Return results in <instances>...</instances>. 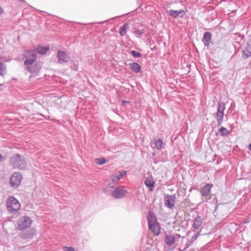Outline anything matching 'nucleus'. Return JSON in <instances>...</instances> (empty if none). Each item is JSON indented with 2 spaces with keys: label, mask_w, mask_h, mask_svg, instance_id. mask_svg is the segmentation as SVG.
Returning <instances> with one entry per match:
<instances>
[{
  "label": "nucleus",
  "mask_w": 251,
  "mask_h": 251,
  "mask_svg": "<svg viewBox=\"0 0 251 251\" xmlns=\"http://www.w3.org/2000/svg\"><path fill=\"white\" fill-rule=\"evenodd\" d=\"M50 50L49 47L39 46L37 49V52L41 54H45ZM24 56L26 58L24 62L25 70L29 73H32L35 72L34 67L36 59V51L34 50H27L24 53Z\"/></svg>",
  "instance_id": "1"
},
{
  "label": "nucleus",
  "mask_w": 251,
  "mask_h": 251,
  "mask_svg": "<svg viewBox=\"0 0 251 251\" xmlns=\"http://www.w3.org/2000/svg\"><path fill=\"white\" fill-rule=\"evenodd\" d=\"M10 163L14 168L19 169H25L26 165L25 158L19 154L13 155L10 159Z\"/></svg>",
  "instance_id": "2"
},
{
  "label": "nucleus",
  "mask_w": 251,
  "mask_h": 251,
  "mask_svg": "<svg viewBox=\"0 0 251 251\" xmlns=\"http://www.w3.org/2000/svg\"><path fill=\"white\" fill-rule=\"evenodd\" d=\"M6 205L8 210L12 212L18 211L21 207L19 201L13 196L9 198Z\"/></svg>",
  "instance_id": "3"
},
{
  "label": "nucleus",
  "mask_w": 251,
  "mask_h": 251,
  "mask_svg": "<svg viewBox=\"0 0 251 251\" xmlns=\"http://www.w3.org/2000/svg\"><path fill=\"white\" fill-rule=\"evenodd\" d=\"M127 193V191L125 186H120L116 187L111 193V195L116 199H120L124 198Z\"/></svg>",
  "instance_id": "4"
},
{
  "label": "nucleus",
  "mask_w": 251,
  "mask_h": 251,
  "mask_svg": "<svg viewBox=\"0 0 251 251\" xmlns=\"http://www.w3.org/2000/svg\"><path fill=\"white\" fill-rule=\"evenodd\" d=\"M225 108V104L224 103H218V110L216 113V120L218 126H220L223 123L224 116V112Z\"/></svg>",
  "instance_id": "5"
},
{
  "label": "nucleus",
  "mask_w": 251,
  "mask_h": 251,
  "mask_svg": "<svg viewBox=\"0 0 251 251\" xmlns=\"http://www.w3.org/2000/svg\"><path fill=\"white\" fill-rule=\"evenodd\" d=\"M22 180V176L20 173H14L11 176L10 184L14 188H17L20 185Z\"/></svg>",
  "instance_id": "6"
},
{
  "label": "nucleus",
  "mask_w": 251,
  "mask_h": 251,
  "mask_svg": "<svg viewBox=\"0 0 251 251\" xmlns=\"http://www.w3.org/2000/svg\"><path fill=\"white\" fill-rule=\"evenodd\" d=\"M32 221L29 217H23L18 221V227L20 230L24 229L30 226Z\"/></svg>",
  "instance_id": "7"
},
{
  "label": "nucleus",
  "mask_w": 251,
  "mask_h": 251,
  "mask_svg": "<svg viewBox=\"0 0 251 251\" xmlns=\"http://www.w3.org/2000/svg\"><path fill=\"white\" fill-rule=\"evenodd\" d=\"M176 199V197L174 195H166L164 196L165 206L172 209L174 207Z\"/></svg>",
  "instance_id": "8"
},
{
  "label": "nucleus",
  "mask_w": 251,
  "mask_h": 251,
  "mask_svg": "<svg viewBox=\"0 0 251 251\" xmlns=\"http://www.w3.org/2000/svg\"><path fill=\"white\" fill-rule=\"evenodd\" d=\"M58 62L60 64L68 62L70 60L69 56L64 51L58 50L57 54Z\"/></svg>",
  "instance_id": "9"
},
{
  "label": "nucleus",
  "mask_w": 251,
  "mask_h": 251,
  "mask_svg": "<svg viewBox=\"0 0 251 251\" xmlns=\"http://www.w3.org/2000/svg\"><path fill=\"white\" fill-rule=\"evenodd\" d=\"M167 13L170 16L175 18L177 17L183 18L185 14V12L183 9L178 10H170L169 11H167Z\"/></svg>",
  "instance_id": "10"
},
{
  "label": "nucleus",
  "mask_w": 251,
  "mask_h": 251,
  "mask_svg": "<svg viewBox=\"0 0 251 251\" xmlns=\"http://www.w3.org/2000/svg\"><path fill=\"white\" fill-rule=\"evenodd\" d=\"M179 237V235L178 234L166 235L165 237V242L169 246H172L176 241V238Z\"/></svg>",
  "instance_id": "11"
},
{
  "label": "nucleus",
  "mask_w": 251,
  "mask_h": 251,
  "mask_svg": "<svg viewBox=\"0 0 251 251\" xmlns=\"http://www.w3.org/2000/svg\"><path fill=\"white\" fill-rule=\"evenodd\" d=\"M212 185L209 183L205 184L201 190V193L202 197L207 196L210 192V189Z\"/></svg>",
  "instance_id": "12"
},
{
  "label": "nucleus",
  "mask_w": 251,
  "mask_h": 251,
  "mask_svg": "<svg viewBox=\"0 0 251 251\" xmlns=\"http://www.w3.org/2000/svg\"><path fill=\"white\" fill-rule=\"evenodd\" d=\"M126 171H122L115 173L111 176V180L112 182L118 181L124 176L126 175Z\"/></svg>",
  "instance_id": "13"
},
{
  "label": "nucleus",
  "mask_w": 251,
  "mask_h": 251,
  "mask_svg": "<svg viewBox=\"0 0 251 251\" xmlns=\"http://www.w3.org/2000/svg\"><path fill=\"white\" fill-rule=\"evenodd\" d=\"M211 39V33L209 32L204 33L202 41L205 46L208 47Z\"/></svg>",
  "instance_id": "14"
},
{
  "label": "nucleus",
  "mask_w": 251,
  "mask_h": 251,
  "mask_svg": "<svg viewBox=\"0 0 251 251\" xmlns=\"http://www.w3.org/2000/svg\"><path fill=\"white\" fill-rule=\"evenodd\" d=\"M149 228L151 229L153 233L156 235H158L160 233V227L157 223L149 225Z\"/></svg>",
  "instance_id": "15"
},
{
  "label": "nucleus",
  "mask_w": 251,
  "mask_h": 251,
  "mask_svg": "<svg viewBox=\"0 0 251 251\" xmlns=\"http://www.w3.org/2000/svg\"><path fill=\"white\" fill-rule=\"evenodd\" d=\"M145 184L149 190L152 191L154 188V181L152 178H147L145 181Z\"/></svg>",
  "instance_id": "16"
},
{
  "label": "nucleus",
  "mask_w": 251,
  "mask_h": 251,
  "mask_svg": "<svg viewBox=\"0 0 251 251\" xmlns=\"http://www.w3.org/2000/svg\"><path fill=\"white\" fill-rule=\"evenodd\" d=\"M251 56V45L248 44L246 48L243 50L242 57L247 58Z\"/></svg>",
  "instance_id": "17"
},
{
  "label": "nucleus",
  "mask_w": 251,
  "mask_h": 251,
  "mask_svg": "<svg viewBox=\"0 0 251 251\" xmlns=\"http://www.w3.org/2000/svg\"><path fill=\"white\" fill-rule=\"evenodd\" d=\"M147 219L148 225L157 223L156 216L152 212H150L148 213Z\"/></svg>",
  "instance_id": "18"
},
{
  "label": "nucleus",
  "mask_w": 251,
  "mask_h": 251,
  "mask_svg": "<svg viewBox=\"0 0 251 251\" xmlns=\"http://www.w3.org/2000/svg\"><path fill=\"white\" fill-rule=\"evenodd\" d=\"M130 69L134 73H138L141 71V67L138 63L133 62L129 64Z\"/></svg>",
  "instance_id": "19"
},
{
  "label": "nucleus",
  "mask_w": 251,
  "mask_h": 251,
  "mask_svg": "<svg viewBox=\"0 0 251 251\" xmlns=\"http://www.w3.org/2000/svg\"><path fill=\"white\" fill-rule=\"evenodd\" d=\"M202 219L200 217H197L196 218L193 222V226L194 229H199V227L201 226Z\"/></svg>",
  "instance_id": "20"
},
{
  "label": "nucleus",
  "mask_w": 251,
  "mask_h": 251,
  "mask_svg": "<svg viewBox=\"0 0 251 251\" xmlns=\"http://www.w3.org/2000/svg\"><path fill=\"white\" fill-rule=\"evenodd\" d=\"M7 74V68L6 65L0 61V75L3 76Z\"/></svg>",
  "instance_id": "21"
},
{
  "label": "nucleus",
  "mask_w": 251,
  "mask_h": 251,
  "mask_svg": "<svg viewBox=\"0 0 251 251\" xmlns=\"http://www.w3.org/2000/svg\"><path fill=\"white\" fill-rule=\"evenodd\" d=\"M128 26V24L126 23L124 24L123 26L120 27L119 33L121 36H124L126 33V29Z\"/></svg>",
  "instance_id": "22"
},
{
  "label": "nucleus",
  "mask_w": 251,
  "mask_h": 251,
  "mask_svg": "<svg viewBox=\"0 0 251 251\" xmlns=\"http://www.w3.org/2000/svg\"><path fill=\"white\" fill-rule=\"evenodd\" d=\"M219 132L221 136L225 137L228 135L230 132L225 127L222 126L220 128Z\"/></svg>",
  "instance_id": "23"
},
{
  "label": "nucleus",
  "mask_w": 251,
  "mask_h": 251,
  "mask_svg": "<svg viewBox=\"0 0 251 251\" xmlns=\"http://www.w3.org/2000/svg\"><path fill=\"white\" fill-rule=\"evenodd\" d=\"M162 144L163 141L161 139H157L154 141V147L158 150H161Z\"/></svg>",
  "instance_id": "24"
},
{
  "label": "nucleus",
  "mask_w": 251,
  "mask_h": 251,
  "mask_svg": "<svg viewBox=\"0 0 251 251\" xmlns=\"http://www.w3.org/2000/svg\"><path fill=\"white\" fill-rule=\"evenodd\" d=\"M144 29L140 30L139 29H135L134 31V33L135 36L138 38H140L141 35L144 33Z\"/></svg>",
  "instance_id": "25"
},
{
  "label": "nucleus",
  "mask_w": 251,
  "mask_h": 251,
  "mask_svg": "<svg viewBox=\"0 0 251 251\" xmlns=\"http://www.w3.org/2000/svg\"><path fill=\"white\" fill-rule=\"evenodd\" d=\"M96 162L99 165H103L106 162L104 158H99L96 159Z\"/></svg>",
  "instance_id": "26"
},
{
  "label": "nucleus",
  "mask_w": 251,
  "mask_h": 251,
  "mask_svg": "<svg viewBox=\"0 0 251 251\" xmlns=\"http://www.w3.org/2000/svg\"><path fill=\"white\" fill-rule=\"evenodd\" d=\"M131 54L134 57H140L141 56V54L139 52H137L135 50H131Z\"/></svg>",
  "instance_id": "27"
},
{
  "label": "nucleus",
  "mask_w": 251,
  "mask_h": 251,
  "mask_svg": "<svg viewBox=\"0 0 251 251\" xmlns=\"http://www.w3.org/2000/svg\"><path fill=\"white\" fill-rule=\"evenodd\" d=\"M178 2L177 1H167L166 2V7L167 8H170L171 7V5L173 3H177Z\"/></svg>",
  "instance_id": "28"
},
{
  "label": "nucleus",
  "mask_w": 251,
  "mask_h": 251,
  "mask_svg": "<svg viewBox=\"0 0 251 251\" xmlns=\"http://www.w3.org/2000/svg\"><path fill=\"white\" fill-rule=\"evenodd\" d=\"M63 251H75V249L73 247H65L63 248Z\"/></svg>",
  "instance_id": "29"
},
{
  "label": "nucleus",
  "mask_w": 251,
  "mask_h": 251,
  "mask_svg": "<svg viewBox=\"0 0 251 251\" xmlns=\"http://www.w3.org/2000/svg\"><path fill=\"white\" fill-rule=\"evenodd\" d=\"M108 187H110V188H114V185H113V184L112 183H110L108 185Z\"/></svg>",
  "instance_id": "30"
},
{
  "label": "nucleus",
  "mask_w": 251,
  "mask_h": 251,
  "mask_svg": "<svg viewBox=\"0 0 251 251\" xmlns=\"http://www.w3.org/2000/svg\"><path fill=\"white\" fill-rule=\"evenodd\" d=\"M3 13V9L0 6V15Z\"/></svg>",
  "instance_id": "31"
},
{
  "label": "nucleus",
  "mask_w": 251,
  "mask_h": 251,
  "mask_svg": "<svg viewBox=\"0 0 251 251\" xmlns=\"http://www.w3.org/2000/svg\"><path fill=\"white\" fill-rule=\"evenodd\" d=\"M190 243H189L187 245L186 247L184 248V250H186V249L188 248L189 246L190 245Z\"/></svg>",
  "instance_id": "32"
},
{
  "label": "nucleus",
  "mask_w": 251,
  "mask_h": 251,
  "mask_svg": "<svg viewBox=\"0 0 251 251\" xmlns=\"http://www.w3.org/2000/svg\"><path fill=\"white\" fill-rule=\"evenodd\" d=\"M3 157L2 155L0 153V161H1L3 159Z\"/></svg>",
  "instance_id": "33"
},
{
  "label": "nucleus",
  "mask_w": 251,
  "mask_h": 251,
  "mask_svg": "<svg viewBox=\"0 0 251 251\" xmlns=\"http://www.w3.org/2000/svg\"><path fill=\"white\" fill-rule=\"evenodd\" d=\"M249 150L251 151V143L249 145Z\"/></svg>",
  "instance_id": "34"
},
{
  "label": "nucleus",
  "mask_w": 251,
  "mask_h": 251,
  "mask_svg": "<svg viewBox=\"0 0 251 251\" xmlns=\"http://www.w3.org/2000/svg\"><path fill=\"white\" fill-rule=\"evenodd\" d=\"M126 102L128 103V102H129V101H125V100H123V103H126Z\"/></svg>",
  "instance_id": "35"
},
{
  "label": "nucleus",
  "mask_w": 251,
  "mask_h": 251,
  "mask_svg": "<svg viewBox=\"0 0 251 251\" xmlns=\"http://www.w3.org/2000/svg\"><path fill=\"white\" fill-rule=\"evenodd\" d=\"M179 2L180 3H181V4H182V5L183 4V2H182V1H179Z\"/></svg>",
  "instance_id": "36"
}]
</instances>
